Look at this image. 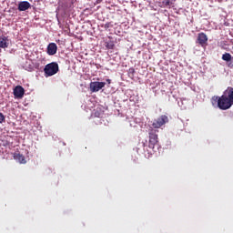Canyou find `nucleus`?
Masks as SVG:
<instances>
[{"instance_id": "f257e3e1", "label": "nucleus", "mask_w": 233, "mask_h": 233, "mask_svg": "<svg viewBox=\"0 0 233 233\" xmlns=\"http://www.w3.org/2000/svg\"><path fill=\"white\" fill-rule=\"evenodd\" d=\"M216 103L220 110H228L233 106V87H228L221 96H213L212 104Z\"/></svg>"}, {"instance_id": "f03ea898", "label": "nucleus", "mask_w": 233, "mask_h": 233, "mask_svg": "<svg viewBox=\"0 0 233 233\" xmlns=\"http://www.w3.org/2000/svg\"><path fill=\"white\" fill-rule=\"evenodd\" d=\"M159 130L154 129V127H149L148 129V136H149V142L148 147L154 150L155 148H159V138L157 137Z\"/></svg>"}, {"instance_id": "7ed1b4c3", "label": "nucleus", "mask_w": 233, "mask_h": 233, "mask_svg": "<svg viewBox=\"0 0 233 233\" xmlns=\"http://www.w3.org/2000/svg\"><path fill=\"white\" fill-rule=\"evenodd\" d=\"M44 72L47 76H56L59 72V65L56 62L47 64L44 68Z\"/></svg>"}, {"instance_id": "20e7f679", "label": "nucleus", "mask_w": 233, "mask_h": 233, "mask_svg": "<svg viewBox=\"0 0 233 233\" xmlns=\"http://www.w3.org/2000/svg\"><path fill=\"white\" fill-rule=\"evenodd\" d=\"M167 123H168V116L162 115L153 121L150 128H154V130H156V128H161V127H163V125H167Z\"/></svg>"}, {"instance_id": "39448f33", "label": "nucleus", "mask_w": 233, "mask_h": 233, "mask_svg": "<svg viewBox=\"0 0 233 233\" xmlns=\"http://www.w3.org/2000/svg\"><path fill=\"white\" fill-rule=\"evenodd\" d=\"M13 94L15 96V99H23L25 96V88L21 86H16L14 88Z\"/></svg>"}, {"instance_id": "423d86ee", "label": "nucleus", "mask_w": 233, "mask_h": 233, "mask_svg": "<svg viewBox=\"0 0 233 233\" xmlns=\"http://www.w3.org/2000/svg\"><path fill=\"white\" fill-rule=\"evenodd\" d=\"M106 83L105 82H91L90 83V91L91 92H99L102 88H105Z\"/></svg>"}, {"instance_id": "0eeeda50", "label": "nucleus", "mask_w": 233, "mask_h": 233, "mask_svg": "<svg viewBox=\"0 0 233 233\" xmlns=\"http://www.w3.org/2000/svg\"><path fill=\"white\" fill-rule=\"evenodd\" d=\"M208 41V36L205 35V33H200L198 35V43L201 46H207V43Z\"/></svg>"}, {"instance_id": "6e6552de", "label": "nucleus", "mask_w": 233, "mask_h": 233, "mask_svg": "<svg viewBox=\"0 0 233 233\" xmlns=\"http://www.w3.org/2000/svg\"><path fill=\"white\" fill-rule=\"evenodd\" d=\"M48 56H56L57 54V45L56 43H51L47 46Z\"/></svg>"}, {"instance_id": "1a4fd4ad", "label": "nucleus", "mask_w": 233, "mask_h": 233, "mask_svg": "<svg viewBox=\"0 0 233 233\" xmlns=\"http://www.w3.org/2000/svg\"><path fill=\"white\" fill-rule=\"evenodd\" d=\"M30 8V3L28 1H22L18 4L19 12H26Z\"/></svg>"}, {"instance_id": "9d476101", "label": "nucleus", "mask_w": 233, "mask_h": 233, "mask_svg": "<svg viewBox=\"0 0 233 233\" xmlns=\"http://www.w3.org/2000/svg\"><path fill=\"white\" fill-rule=\"evenodd\" d=\"M10 45V40H8L7 36L2 35L0 36V48H8Z\"/></svg>"}, {"instance_id": "9b49d317", "label": "nucleus", "mask_w": 233, "mask_h": 233, "mask_svg": "<svg viewBox=\"0 0 233 233\" xmlns=\"http://www.w3.org/2000/svg\"><path fill=\"white\" fill-rule=\"evenodd\" d=\"M14 158L22 165L26 164V159L25 158V156L21 155V153H15Z\"/></svg>"}, {"instance_id": "f8f14e48", "label": "nucleus", "mask_w": 233, "mask_h": 233, "mask_svg": "<svg viewBox=\"0 0 233 233\" xmlns=\"http://www.w3.org/2000/svg\"><path fill=\"white\" fill-rule=\"evenodd\" d=\"M162 5L164 8H172L174 2L172 0H162Z\"/></svg>"}, {"instance_id": "ddd939ff", "label": "nucleus", "mask_w": 233, "mask_h": 233, "mask_svg": "<svg viewBox=\"0 0 233 233\" xmlns=\"http://www.w3.org/2000/svg\"><path fill=\"white\" fill-rule=\"evenodd\" d=\"M114 42H107L106 43V48H107V50H114Z\"/></svg>"}, {"instance_id": "4468645a", "label": "nucleus", "mask_w": 233, "mask_h": 233, "mask_svg": "<svg viewBox=\"0 0 233 233\" xmlns=\"http://www.w3.org/2000/svg\"><path fill=\"white\" fill-rule=\"evenodd\" d=\"M232 57V55H230L229 53H226L224 55H222V59L223 61H228L230 58Z\"/></svg>"}, {"instance_id": "2eb2a0df", "label": "nucleus", "mask_w": 233, "mask_h": 233, "mask_svg": "<svg viewBox=\"0 0 233 233\" xmlns=\"http://www.w3.org/2000/svg\"><path fill=\"white\" fill-rule=\"evenodd\" d=\"M228 68H233V56L226 62Z\"/></svg>"}, {"instance_id": "dca6fc26", "label": "nucleus", "mask_w": 233, "mask_h": 233, "mask_svg": "<svg viewBox=\"0 0 233 233\" xmlns=\"http://www.w3.org/2000/svg\"><path fill=\"white\" fill-rule=\"evenodd\" d=\"M3 121H5V115H3V113H0V124L3 123Z\"/></svg>"}, {"instance_id": "f3484780", "label": "nucleus", "mask_w": 233, "mask_h": 233, "mask_svg": "<svg viewBox=\"0 0 233 233\" xmlns=\"http://www.w3.org/2000/svg\"><path fill=\"white\" fill-rule=\"evenodd\" d=\"M66 32V34H67V35H69L70 37H74V33H71L70 31H68V30H66V31H65Z\"/></svg>"}, {"instance_id": "a211bd4d", "label": "nucleus", "mask_w": 233, "mask_h": 233, "mask_svg": "<svg viewBox=\"0 0 233 233\" xmlns=\"http://www.w3.org/2000/svg\"><path fill=\"white\" fill-rule=\"evenodd\" d=\"M106 83H108V85H110V83H112V80H110V79H106Z\"/></svg>"}, {"instance_id": "6ab92c4d", "label": "nucleus", "mask_w": 233, "mask_h": 233, "mask_svg": "<svg viewBox=\"0 0 233 233\" xmlns=\"http://www.w3.org/2000/svg\"><path fill=\"white\" fill-rule=\"evenodd\" d=\"M71 5H74V3H76V0H69Z\"/></svg>"}, {"instance_id": "aec40b11", "label": "nucleus", "mask_w": 233, "mask_h": 233, "mask_svg": "<svg viewBox=\"0 0 233 233\" xmlns=\"http://www.w3.org/2000/svg\"><path fill=\"white\" fill-rule=\"evenodd\" d=\"M101 1H103V0H96V4L99 5V3H101Z\"/></svg>"}, {"instance_id": "412c9836", "label": "nucleus", "mask_w": 233, "mask_h": 233, "mask_svg": "<svg viewBox=\"0 0 233 233\" xmlns=\"http://www.w3.org/2000/svg\"><path fill=\"white\" fill-rule=\"evenodd\" d=\"M121 33V31H117V33H116V35H118V34H120Z\"/></svg>"}]
</instances>
